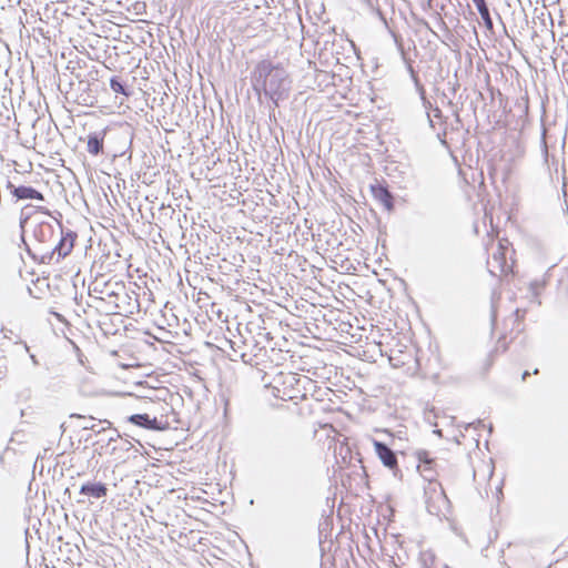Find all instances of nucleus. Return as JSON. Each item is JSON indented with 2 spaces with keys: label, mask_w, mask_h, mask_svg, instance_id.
<instances>
[{
  "label": "nucleus",
  "mask_w": 568,
  "mask_h": 568,
  "mask_svg": "<svg viewBox=\"0 0 568 568\" xmlns=\"http://www.w3.org/2000/svg\"><path fill=\"white\" fill-rule=\"evenodd\" d=\"M252 85L258 94L263 92L270 98L276 108L280 101L288 97L291 80L284 68L273 64L270 60H262L252 73Z\"/></svg>",
  "instance_id": "nucleus-1"
},
{
  "label": "nucleus",
  "mask_w": 568,
  "mask_h": 568,
  "mask_svg": "<svg viewBox=\"0 0 568 568\" xmlns=\"http://www.w3.org/2000/svg\"><path fill=\"white\" fill-rule=\"evenodd\" d=\"M122 291H124L123 283L105 281L103 276L95 278L89 286L90 295L98 294L99 296H95V298L100 301L118 298Z\"/></svg>",
  "instance_id": "nucleus-2"
},
{
  "label": "nucleus",
  "mask_w": 568,
  "mask_h": 568,
  "mask_svg": "<svg viewBox=\"0 0 568 568\" xmlns=\"http://www.w3.org/2000/svg\"><path fill=\"white\" fill-rule=\"evenodd\" d=\"M507 245L499 242L496 250L487 261V268L494 276H500L507 274L511 270V264L506 260Z\"/></svg>",
  "instance_id": "nucleus-3"
},
{
  "label": "nucleus",
  "mask_w": 568,
  "mask_h": 568,
  "mask_svg": "<svg viewBox=\"0 0 568 568\" xmlns=\"http://www.w3.org/2000/svg\"><path fill=\"white\" fill-rule=\"evenodd\" d=\"M58 229L60 239L51 252V258L55 256V262H59L71 253L74 246V241L77 239L75 232L71 230H64L59 223Z\"/></svg>",
  "instance_id": "nucleus-4"
},
{
  "label": "nucleus",
  "mask_w": 568,
  "mask_h": 568,
  "mask_svg": "<svg viewBox=\"0 0 568 568\" xmlns=\"http://www.w3.org/2000/svg\"><path fill=\"white\" fill-rule=\"evenodd\" d=\"M390 33H392V37L394 38V41H395V44H396L398 51L402 54L403 60L407 64V71H408V73H409V75H410V78H412V80H413V82L415 84L416 90L419 93V97H420V99L423 101V105L425 106L426 110L432 109V103L426 99V91H425L424 85L420 83L419 78H418L417 73L415 72V70H414V68L412 65V62L406 59V53L404 51V45H403L402 38L397 33H395L394 31H390Z\"/></svg>",
  "instance_id": "nucleus-5"
},
{
  "label": "nucleus",
  "mask_w": 568,
  "mask_h": 568,
  "mask_svg": "<svg viewBox=\"0 0 568 568\" xmlns=\"http://www.w3.org/2000/svg\"><path fill=\"white\" fill-rule=\"evenodd\" d=\"M375 454L382 462V464L393 470L396 476L398 473L397 455L396 453L385 443L372 438Z\"/></svg>",
  "instance_id": "nucleus-6"
},
{
  "label": "nucleus",
  "mask_w": 568,
  "mask_h": 568,
  "mask_svg": "<svg viewBox=\"0 0 568 568\" xmlns=\"http://www.w3.org/2000/svg\"><path fill=\"white\" fill-rule=\"evenodd\" d=\"M416 457L419 462L417 468L420 475L428 481H433L436 475V460L430 457L429 452L427 450H418L416 453Z\"/></svg>",
  "instance_id": "nucleus-7"
},
{
  "label": "nucleus",
  "mask_w": 568,
  "mask_h": 568,
  "mask_svg": "<svg viewBox=\"0 0 568 568\" xmlns=\"http://www.w3.org/2000/svg\"><path fill=\"white\" fill-rule=\"evenodd\" d=\"M128 422L135 426L151 430H162L165 428V425L161 420H158L156 417H150L149 414L131 415L128 417Z\"/></svg>",
  "instance_id": "nucleus-8"
},
{
  "label": "nucleus",
  "mask_w": 568,
  "mask_h": 568,
  "mask_svg": "<svg viewBox=\"0 0 568 568\" xmlns=\"http://www.w3.org/2000/svg\"><path fill=\"white\" fill-rule=\"evenodd\" d=\"M106 129L92 132L88 135L87 150L91 155L98 156L103 154L104 138L108 135Z\"/></svg>",
  "instance_id": "nucleus-9"
},
{
  "label": "nucleus",
  "mask_w": 568,
  "mask_h": 568,
  "mask_svg": "<svg viewBox=\"0 0 568 568\" xmlns=\"http://www.w3.org/2000/svg\"><path fill=\"white\" fill-rule=\"evenodd\" d=\"M8 187L11 189V193L17 200H38V201H44V197L42 193H40L38 190H36L32 186L27 185H20L14 186L9 182Z\"/></svg>",
  "instance_id": "nucleus-10"
},
{
  "label": "nucleus",
  "mask_w": 568,
  "mask_h": 568,
  "mask_svg": "<svg viewBox=\"0 0 568 568\" xmlns=\"http://www.w3.org/2000/svg\"><path fill=\"white\" fill-rule=\"evenodd\" d=\"M80 495L88 496L93 499L105 498L108 495V487L103 483L87 481L80 487Z\"/></svg>",
  "instance_id": "nucleus-11"
},
{
  "label": "nucleus",
  "mask_w": 568,
  "mask_h": 568,
  "mask_svg": "<svg viewBox=\"0 0 568 568\" xmlns=\"http://www.w3.org/2000/svg\"><path fill=\"white\" fill-rule=\"evenodd\" d=\"M371 189L374 197L379 201L387 211L394 209V197L387 187L383 185H372Z\"/></svg>",
  "instance_id": "nucleus-12"
},
{
  "label": "nucleus",
  "mask_w": 568,
  "mask_h": 568,
  "mask_svg": "<svg viewBox=\"0 0 568 568\" xmlns=\"http://www.w3.org/2000/svg\"><path fill=\"white\" fill-rule=\"evenodd\" d=\"M33 235L40 243H48L54 239L55 230L51 223L42 222L34 227Z\"/></svg>",
  "instance_id": "nucleus-13"
},
{
  "label": "nucleus",
  "mask_w": 568,
  "mask_h": 568,
  "mask_svg": "<svg viewBox=\"0 0 568 568\" xmlns=\"http://www.w3.org/2000/svg\"><path fill=\"white\" fill-rule=\"evenodd\" d=\"M475 6L480 14L481 20L484 21V24L486 29L493 33L494 32V23L493 19L490 17L489 8L486 3V0H479L475 2Z\"/></svg>",
  "instance_id": "nucleus-14"
},
{
  "label": "nucleus",
  "mask_w": 568,
  "mask_h": 568,
  "mask_svg": "<svg viewBox=\"0 0 568 568\" xmlns=\"http://www.w3.org/2000/svg\"><path fill=\"white\" fill-rule=\"evenodd\" d=\"M71 417H72V418H73V417H75V418H81V419H83V420L85 422V423L82 425V428H83V429H90V430H92V432H94V433H97V434H100V433H103V432H105V430H106V428H105V427L101 426V424H102L103 422L95 423L93 417H89V418H87V417H84V416H82V415H79V414H72V415H71Z\"/></svg>",
  "instance_id": "nucleus-15"
},
{
  "label": "nucleus",
  "mask_w": 568,
  "mask_h": 568,
  "mask_svg": "<svg viewBox=\"0 0 568 568\" xmlns=\"http://www.w3.org/2000/svg\"><path fill=\"white\" fill-rule=\"evenodd\" d=\"M110 88L112 89L113 92L123 94L125 97H129L131 93L130 90L128 89V87L118 77L111 78Z\"/></svg>",
  "instance_id": "nucleus-16"
},
{
  "label": "nucleus",
  "mask_w": 568,
  "mask_h": 568,
  "mask_svg": "<svg viewBox=\"0 0 568 568\" xmlns=\"http://www.w3.org/2000/svg\"><path fill=\"white\" fill-rule=\"evenodd\" d=\"M442 115H443L442 114V110L439 108H437V106L433 109V115H430V113L427 111V118H428L430 126H434L433 118L440 119Z\"/></svg>",
  "instance_id": "nucleus-17"
},
{
  "label": "nucleus",
  "mask_w": 568,
  "mask_h": 568,
  "mask_svg": "<svg viewBox=\"0 0 568 568\" xmlns=\"http://www.w3.org/2000/svg\"><path fill=\"white\" fill-rule=\"evenodd\" d=\"M104 423L108 424V426L105 427L106 429H110V435L108 436V442H112V440H115L116 437H119V433L116 429H111V423L108 422V420H104Z\"/></svg>",
  "instance_id": "nucleus-18"
},
{
  "label": "nucleus",
  "mask_w": 568,
  "mask_h": 568,
  "mask_svg": "<svg viewBox=\"0 0 568 568\" xmlns=\"http://www.w3.org/2000/svg\"><path fill=\"white\" fill-rule=\"evenodd\" d=\"M427 509H428V511H429L430 514H436V515H438V513H439V510H440V509H436V510H434V506H433L430 503H427Z\"/></svg>",
  "instance_id": "nucleus-19"
},
{
  "label": "nucleus",
  "mask_w": 568,
  "mask_h": 568,
  "mask_svg": "<svg viewBox=\"0 0 568 568\" xmlns=\"http://www.w3.org/2000/svg\"><path fill=\"white\" fill-rule=\"evenodd\" d=\"M438 498L442 500L443 504H447L448 500L444 494V491L442 490L439 494H438Z\"/></svg>",
  "instance_id": "nucleus-20"
},
{
  "label": "nucleus",
  "mask_w": 568,
  "mask_h": 568,
  "mask_svg": "<svg viewBox=\"0 0 568 568\" xmlns=\"http://www.w3.org/2000/svg\"><path fill=\"white\" fill-rule=\"evenodd\" d=\"M377 14L378 17L381 18V20L387 26V21H386V18L384 17V14L382 13L381 10L377 11Z\"/></svg>",
  "instance_id": "nucleus-21"
},
{
  "label": "nucleus",
  "mask_w": 568,
  "mask_h": 568,
  "mask_svg": "<svg viewBox=\"0 0 568 568\" xmlns=\"http://www.w3.org/2000/svg\"><path fill=\"white\" fill-rule=\"evenodd\" d=\"M121 136L123 138L124 141H128L130 138V134L126 132V133L121 134Z\"/></svg>",
  "instance_id": "nucleus-22"
},
{
  "label": "nucleus",
  "mask_w": 568,
  "mask_h": 568,
  "mask_svg": "<svg viewBox=\"0 0 568 568\" xmlns=\"http://www.w3.org/2000/svg\"><path fill=\"white\" fill-rule=\"evenodd\" d=\"M528 375H529V372H528V371L524 372V374H523V381H525V379H526V377H527Z\"/></svg>",
  "instance_id": "nucleus-23"
},
{
  "label": "nucleus",
  "mask_w": 568,
  "mask_h": 568,
  "mask_svg": "<svg viewBox=\"0 0 568 568\" xmlns=\"http://www.w3.org/2000/svg\"><path fill=\"white\" fill-rule=\"evenodd\" d=\"M30 357H31V359H32V362H33L34 364H38V361H37V358H36V356H34V355H31Z\"/></svg>",
  "instance_id": "nucleus-24"
},
{
  "label": "nucleus",
  "mask_w": 568,
  "mask_h": 568,
  "mask_svg": "<svg viewBox=\"0 0 568 568\" xmlns=\"http://www.w3.org/2000/svg\"><path fill=\"white\" fill-rule=\"evenodd\" d=\"M113 308L114 310L119 308V305L115 302H114Z\"/></svg>",
  "instance_id": "nucleus-25"
},
{
  "label": "nucleus",
  "mask_w": 568,
  "mask_h": 568,
  "mask_svg": "<svg viewBox=\"0 0 568 568\" xmlns=\"http://www.w3.org/2000/svg\"><path fill=\"white\" fill-rule=\"evenodd\" d=\"M445 568H449V567H445Z\"/></svg>",
  "instance_id": "nucleus-26"
}]
</instances>
